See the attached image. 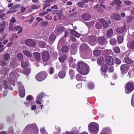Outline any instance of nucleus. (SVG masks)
Here are the masks:
<instances>
[{
  "instance_id": "62",
  "label": "nucleus",
  "mask_w": 134,
  "mask_h": 134,
  "mask_svg": "<svg viewBox=\"0 0 134 134\" xmlns=\"http://www.w3.org/2000/svg\"><path fill=\"white\" fill-rule=\"evenodd\" d=\"M13 26V24L10 23L9 24V31H11L12 29Z\"/></svg>"
},
{
  "instance_id": "63",
  "label": "nucleus",
  "mask_w": 134,
  "mask_h": 134,
  "mask_svg": "<svg viewBox=\"0 0 134 134\" xmlns=\"http://www.w3.org/2000/svg\"><path fill=\"white\" fill-rule=\"evenodd\" d=\"M16 21L15 18L14 17H13L10 20V23H14L16 22Z\"/></svg>"
},
{
  "instance_id": "64",
  "label": "nucleus",
  "mask_w": 134,
  "mask_h": 134,
  "mask_svg": "<svg viewBox=\"0 0 134 134\" xmlns=\"http://www.w3.org/2000/svg\"><path fill=\"white\" fill-rule=\"evenodd\" d=\"M20 5V4H16L14 5L12 7L11 9H15L19 7Z\"/></svg>"
},
{
  "instance_id": "44",
  "label": "nucleus",
  "mask_w": 134,
  "mask_h": 134,
  "mask_svg": "<svg viewBox=\"0 0 134 134\" xmlns=\"http://www.w3.org/2000/svg\"><path fill=\"white\" fill-rule=\"evenodd\" d=\"M111 23V22L110 21H108L107 22L105 21L102 25L103 27L105 28L108 27L109 26V25Z\"/></svg>"
},
{
  "instance_id": "43",
  "label": "nucleus",
  "mask_w": 134,
  "mask_h": 134,
  "mask_svg": "<svg viewBox=\"0 0 134 134\" xmlns=\"http://www.w3.org/2000/svg\"><path fill=\"white\" fill-rule=\"evenodd\" d=\"M4 88L5 89H9L10 90H12L13 88L10 84H3Z\"/></svg>"
},
{
  "instance_id": "25",
  "label": "nucleus",
  "mask_w": 134,
  "mask_h": 134,
  "mask_svg": "<svg viewBox=\"0 0 134 134\" xmlns=\"http://www.w3.org/2000/svg\"><path fill=\"white\" fill-rule=\"evenodd\" d=\"M28 63L27 61H22L21 63L22 67L23 68H25L28 66Z\"/></svg>"
},
{
  "instance_id": "45",
  "label": "nucleus",
  "mask_w": 134,
  "mask_h": 134,
  "mask_svg": "<svg viewBox=\"0 0 134 134\" xmlns=\"http://www.w3.org/2000/svg\"><path fill=\"white\" fill-rule=\"evenodd\" d=\"M116 31L118 33L121 34L124 31V30L123 28L121 27H119L117 28Z\"/></svg>"
},
{
  "instance_id": "6",
  "label": "nucleus",
  "mask_w": 134,
  "mask_h": 134,
  "mask_svg": "<svg viewBox=\"0 0 134 134\" xmlns=\"http://www.w3.org/2000/svg\"><path fill=\"white\" fill-rule=\"evenodd\" d=\"M130 68V65L127 64H124L120 66V70L123 74H125L127 73Z\"/></svg>"
},
{
  "instance_id": "21",
  "label": "nucleus",
  "mask_w": 134,
  "mask_h": 134,
  "mask_svg": "<svg viewBox=\"0 0 134 134\" xmlns=\"http://www.w3.org/2000/svg\"><path fill=\"white\" fill-rule=\"evenodd\" d=\"M55 34L54 33H51L49 37V41L52 43L55 41L56 38Z\"/></svg>"
},
{
  "instance_id": "27",
  "label": "nucleus",
  "mask_w": 134,
  "mask_h": 134,
  "mask_svg": "<svg viewBox=\"0 0 134 134\" xmlns=\"http://www.w3.org/2000/svg\"><path fill=\"white\" fill-rule=\"evenodd\" d=\"M66 72L65 71H62L59 72L58 76L59 78L62 79L64 78L65 76Z\"/></svg>"
},
{
  "instance_id": "53",
  "label": "nucleus",
  "mask_w": 134,
  "mask_h": 134,
  "mask_svg": "<svg viewBox=\"0 0 134 134\" xmlns=\"http://www.w3.org/2000/svg\"><path fill=\"white\" fill-rule=\"evenodd\" d=\"M62 68L63 70V71H65L67 68L66 64L65 63H63L62 64Z\"/></svg>"
},
{
  "instance_id": "31",
  "label": "nucleus",
  "mask_w": 134,
  "mask_h": 134,
  "mask_svg": "<svg viewBox=\"0 0 134 134\" xmlns=\"http://www.w3.org/2000/svg\"><path fill=\"white\" fill-rule=\"evenodd\" d=\"M69 50V47L66 45L63 46L62 48V51L63 52L66 53Z\"/></svg>"
},
{
  "instance_id": "8",
  "label": "nucleus",
  "mask_w": 134,
  "mask_h": 134,
  "mask_svg": "<svg viewBox=\"0 0 134 134\" xmlns=\"http://www.w3.org/2000/svg\"><path fill=\"white\" fill-rule=\"evenodd\" d=\"M19 90V94L21 97H24L25 94V91L24 86L23 84H19L18 86Z\"/></svg>"
},
{
  "instance_id": "38",
  "label": "nucleus",
  "mask_w": 134,
  "mask_h": 134,
  "mask_svg": "<svg viewBox=\"0 0 134 134\" xmlns=\"http://www.w3.org/2000/svg\"><path fill=\"white\" fill-rule=\"evenodd\" d=\"M38 43L39 44V46L40 48H44L45 46V43L44 41H40L38 42Z\"/></svg>"
},
{
  "instance_id": "56",
  "label": "nucleus",
  "mask_w": 134,
  "mask_h": 134,
  "mask_svg": "<svg viewBox=\"0 0 134 134\" xmlns=\"http://www.w3.org/2000/svg\"><path fill=\"white\" fill-rule=\"evenodd\" d=\"M115 59L116 64H119L121 63V60L118 58H115Z\"/></svg>"
},
{
  "instance_id": "10",
  "label": "nucleus",
  "mask_w": 134,
  "mask_h": 134,
  "mask_svg": "<svg viewBox=\"0 0 134 134\" xmlns=\"http://www.w3.org/2000/svg\"><path fill=\"white\" fill-rule=\"evenodd\" d=\"M25 43L26 45L29 46L34 47L36 45L35 42L31 39H27L25 41Z\"/></svg>"
},
{
  "instance_id": "48",
  "label": "nucleus",
  "mask_w": 134,
  "mask_h": 134,
  "mask_svg": "<svg viewBox=\"0 0 134 134\" xmlns=\"http://www.w3.org/2000/svg\"><path fill=\"white\" fill-rule=\"evenodd\" d=\"M117 41L119 44L122 43L123 41V37L121 36H119L117 38Z\"/></svg>"
},
{
  "instance_id": "47",
  "label": "nucleus",
  "mask_w": 134,
  "mask_h": 134,
  "mask_svg": "<svg viewBox=\"0 0 134 134\" xmlns=\"http://www.w3.org/2000/svg\"><path fill=\"white\" fill-rule=\"evenodd\" d=\"M17 57L19 60H22L23 59V54L21 53H19L17 55Z\"/></svg>"
},
{
  "instance_id": "7",
  "label": "nucleus",
  "mask_w": 134,
  "mask_h": 134,
  "mask_svg": "<svg viewBox=\"0 0 134 134\" xmlns=\"http://www.w3.org/2000/svg\"><path fill=\"white\" fill-rule=\"evenodd\" d=\"M42 60L43 62H47L50 58V55L49 52L47 51H43L42 52Z\"/></svg>"
},
{
  "instance_id": "5",
  "label": "nucleus",
  "mask_w": 134,
  "mask_h": 134,
  "mask_svg": "<svg viewBox=\"0 0 134 134\" xmlns=\"http://www.w3.org/2000/svg\"><path fill=\"white\" fill-rule=\"evenodd\" d=\"M80 49L82 52L85 53L86 54L92 52L91 50L86 44L85 43L80 45Z\"/></svg>"
},
{
  "instance_id": "40",
  "label": "nucleus",
  "mask_w": 134,
  "mask_h": 134,
  "mask_svg": "<svg viewBox=\"0 0 134 134\" xmlns=\"http://www.w3.org/2000/svg\"><path fill=\"white\" fill-rule=\"evenodd\" d=\"M113 3L116 5H118V7H120V5L121 4V2L120 0H114Z\"/></svg>"
},
{
  "instance_id": "35",
  "label": "nucleus",
  "mask_w": 134,
  "mask_h": 134,
  "mask_svg": "<svg viewBox=\"0 0 134 134\" xmlns=\"http://www.w3.org/2000/svg\"><path fill=\"white\" fill-rule=\"evenodd\" d=\"M113 30L112 29L109 30L107 32V36L108 38H110L112 37V35L113 34Z\"/></svg>"
},
{
  "instance_id": "4",
  "label": "nucleus",
  "mask_w": 134,
  "mask_h": 134,
  "mask_svg": "<svg viewBox=\"0 0 134 134\" xmlns=\"http://www.w3.org/2000/svg\"><path fill=\"white\" fill-rule=\"evenodd\" d=\"M47 76L48 74L46 72L44 71H42L36 75L35 78L37 81H41L46 79Z\"/></svg>"
},
{
  "instance_id": "26",
  "label": "nucleus",
  "mask_w": 134,
  "mask_h": 134,
  "mask_svg": "<svg viewBox=\"0 0 134 134\" xmlns=\"http://www.w3.org/2000/svg\"><path fill=\"white\" fill-rule=\"evenodd\" d=\"M104 62V58L102 57H100L97 59V63L99 65H101L103 64Z\"/></svg>"
},
{
  "instance_id": "15",
  "label": "nucleus",
  "mask_w": 134,
  "mask_h": 134,
  "mask_svg": "<svg viewBox=\"0 0 134 134\" xmlns=\"http://www.w3.org/2000/svg\"><path fill=\"white\" fill-rule=\"evenodd\" d=\"M75 61L76 60L75 59H73L72 58H70L69 60V66L71 68H74L76 65V64L75 62Z\"/></svg>"
},
{
  "instance_id": "24",
  "label": "nucleus",
  "mask_w": 134,
  "mask_h": 134,
  "mask_svg": "<svg viewBox=\"0 0 134 134\" xmlns=\"http://www.w3.org/2000/svg\"><path fill=\"white\" fill-rule=\"evenodd\" d=\"M124 60V62L127 64H131L133 63L134 62L133 60L131 59L128 57H125Z\"/></svg>"
},
{
  "instance_id": "9",
  "label": "nucleus",
  "mask_w": 134,
  "mask_h": 134,
  "mask_svg": "<svg viewBox=\"0 0 134 134\" xmlns=\"http://www.w3.org/2000/svg\"><path fill=\"white\" fill-rule=\"evenodd\" d=\"M125 92L129 94L132 92L134 89V86L133 84H126L125 86Z\"/></svg>"
},
{
  "instance_id": "19",
  "label": "nucleus",
  "mask_w": 134,
  "mask_h": 134,
  "mask_svg": "<svg viewBox=\"0 0 134 134\" xmlns=\"http://www.w3.org/2000/svg\"><path fill=\"white\" fill-rule=\"evenodd\" d=\"M70 33L72 35L77 38H79L80 36V34L74 30H71Z\"/></svg>"
},
{
  "instance_id": "3",
  "label": "nucleus",
  "mask_w": 134,
  "mask_h": 134,
  "mask_svg": "<svg viewBox=\"0 0 134 134\" xmlns=\"http://www.w3.org/2000/svg\"><path fill=\"white\" fill-rule=\"evenodd\" d=\"M88 127L91 132L93 134L97 133L99 130V125L97 123L92 122L88 125Z\"/></svg>"
},
{
  "instance_id": "2",
  "label": "nucleus",
  "mask_w": 134,
  "mask_h": 134,
  "mask_svg": "<svg viewBox=\"0 0 134 134\" xmlns=\"http://www.w3.org/2000/svg\"><path fill=\"white\" fill-rule=\"evenodd\" d=\"M38 131V129L36 125L35 124H28L26 126L23 132L24 133L29 132L31 134H37Z\"/></svg>"
},
{
  "instance_id": "49",
  "label": "nucleus",
  "mask_w": 134,
  "mask_h": 134,
  "mask_svg": "<svg viewBox=\"0 0 134 134\" xmlns=\"http://www.w3.org/2000/svg\"><path fill=\"white\" fill-rule=\"evenodd\" d=\"M95 27L97 29H99L101 28L102 27V25L100 23L97 22L96 23L95 25Z\"/></svg>"
},
{
  "instance_id": "23",
  "label": "nucleus",
  "mask_w": 134,
  "mask_h": 134,
  "mask_svg": "<svg viewBox=\"0 0 134 134\" xmlns=\"http://www.w3.org/2000/svg\"><path fill=\"white\" fill-rule=\"evenodd\" d=\"M100 67L101 70L103 72L106 73L107 71L108 67L105 64H104L102 65Z\"/></svg>"
},
{
  "instance_id": "28",
  "label": "nucleus",
  "mask_w": 134,
  "mask_h": 134,
  "mask_svg": "<svg viewBox=\"0 0 134 134\" xmlns=\"http://www.w3.org/2000/svg\"><path fill=\"white\" fill-rule=\"evenodd\" d=\"M50 5L51 3L50 2L47 0H45V3L44 4L43 7V10H44L46 8L50 6Z\"/></svg>"
},
{
  "instance_id": "30",
  "label": "nucleus",
  "mask_w": 134,
  "mask_h": 134,
  "mask_svg": "<svg viewBox=\"0 0 134 134\" xmlns=\"http://www.w3.org/2000/svg\"><path fill=\"white\" fill-rule=\"evenodd\" d=\"M23 52L26 56L28 57H31L32 55L31 53L29 51L24 50L23 51Z\"/></svg>"
},
{
  "instance_id": "52",
  "label": "nucleus",
  "mask_w": 134,
  "mask_h": 134,
  "mask_svg": "<svg viewBox=\"0 0 134 134\" xmlns=\"http://www.w3.org/2000/svg\"><path fill=\"white\" fill-rule=\"evenodd\" d=\"M77 5L80 7H83L84 5H85L84 2H83V1L82 2H79L77 3Z\"/></svg>"
},
{
  "instance_id": "13",
  "label": "nucleus",
  "mask_w": 134,
  "mask_h": 134,
  "mask_svg": "<svg viewBox=\"0 0 134 134\" xmlns=\"http://www.w3.org/2000/svg\"><path fill=\"white\" fill-rule=\"evenodd\" d=\"M106 63L109 65H111L113 64V58L111 56H109L105 59Z\"/></svg>"
},
{
  "instance_id": "16",
  "label": "nucleus",
  "mask_w": 134,
  "mask_h": 134,
  "mask_svg": "<svg viewBox=\"0 0 134 134\" xmlns=\"http://www.w3.org/2000/svg\"><path fill=\"white\" fill-rule=\"evenodd\" d=\"M111 18L112 19L118 21H119L121 20V16L118 14L115 13L112 14Z\"/></svg>"
},
{
  "instance_id": "20",
  "label": "nucleus",
  "mask_w": 134,
  "mask_h": 134,
  "mask_svg": "<svg viewBox=\"0 0 134 134\" xmlns=\"http://www.w3.org/2000/svg\"><path fill=\"white\" fill-rule=\"evenodd\" d=\"M101 5H99L98 4H97L94 6V8L95 9H97L98 12L102 13L103 12V10L102 9V8L100 7Z\"/></svg>"
},
{
  "instance_id": "34",
  "label": "nucleus",
  "mask_w": 134,
  "mask_h": 134,
  "mask_svg": "<svg viewBox=\"0 0 134 134\" xmlns=\"http://www.w3.org/2000/svg\"><path fill=\"white\" fill-rule=\"evenodd\" d=\"M66 55H64L59 58V60L60 62L63 63L66 60Z\"/></svg>"
},
{
  "instance_id": "46",
  "label": "nucleus",
  "mask_w": 134,
  "mask_h": 134,
  "mask_svg": "<svg viewBox=\"0 0 134 134\" xmlns=\"http://www.w3.org/2000/svg\"><path fill=\"white\" fill-rule=\"evenodd\" d=\"M6 23L4 21H3L0 23V27H1L6 29Z\"/></svg>"
},
{
  "instance_id": "36",
  "label": "nucleus",
  "mask_w": 134,
  "mask_h": 134,
  "mask_svg": "<svg viewBox=\"0 0 134 134\" xmlns=\"http://www.w3.org/2000/svg\"><path fill=\"white\" fill-rule=\"evenodd\" d=\"M75 74V72L74 70L72 69H70L69 71V75L71 79H72L74 78Z\"/></svg>"
},
{
  "instance_id": "39",
  "label": "nucleus",
  "mask_w": 134,
  "mask_h": 134,
  "mask_svg": "<svg viewBox=\"0 0 134 134\" xmlns=\"http://www.w3.org/2000/svg\"><path fill=\"white\" fill-rule=\"evenodd\" d=\"M10 58V55L8 53H5L4 55V59L5 61H7Z\"/></svg>"
},
{
  "instance_id": "12",
  "label": "nucleus",
  "mask_w": 134,
  "mask_h": 134,
  "mask_svg": "<svg viewBox=\"0 0 134 134\" xmlns=\"http://www.w3.org/2000/svg\"><path fill=\"white\" fill-rule=\"evenodd\" d=\"M77 52V46L75 44L73 43L71 45V53L72 55L75 54Z\"/></svg>"
},
{
  "instance_id": "54",
  "label": "nucleus",
  "mask_w": 134,
  "mask_h": 134,
  "mask_svg": "<svg viewBox=\"0 0 134 134\" xmlns=\"http://www.w3.org/2000/svg\"><path fill=\"white\" fill-rule=\"evenodd\" d=\"M44 127L43 128H41L40 131L42 134H47V133L46 131L44 130Z\"/></svg>"
},
{
  "instance_id": "14",
  "label": "nucleus",
  "mask_w": 134,
  "mask_h": 134,
  "mask_svg": "<svg viewBox=\"0 0 134 134\" xmlns=\"http://www.w3.org/2000/svg\"><path fill=\"white\" fill-rule=\"evenodd\" d=\"M98 43L100 44H105L107 42L106 40L103 37H100L98 39Z\"/></svg>"
},
{
  "instance_id": "33",
  "label": "nucleus",
  "mask_w": 134,
  "mask_h": 134,
  "mask_svg": "<svg viewBox=\"0 0 134 134\" xmlns=\"http://www.w3.org/2000/svg\"><path fill=\"white\" fill-rule=\"evenodd\" d=\"M101 53V51L100 50H95L93 51V54L95 56L99 55Z\"/></svg>"
},
{
  "instance_id": "29",
  "label": "nucleus",
  "mask_w": 134,
  "mask_h": 134,
  "mask_svg": "<svg viewBox=\"0 0 134 134\" xmlns=\"http://www.w3.org/2000/svg\"><path fill=\"white\" fill-rule=\"evenodd\" d=\"M129 48L131 49H134V40H132L128 44Z\"/></svg>"
},
{
  "instance_id": "17",
  "label": "nucleus",
  "mask_w": 134,
  "mask_h": 134,
  "mask_svg": "<svg viewBox=\"0 0 134 134\" xmlns=\"http://www.w3.org/2000/svg\"><path fill=\"white\" fill-rule=\"evenodd\" d=\"M20 29V30L17 32V34H19L21 33L23 31V28L20 26L14 27L11 31L14 32L18 31Z\"/></svg>"
},
{
  "instance_id": "59",
  "label": "nucleus",
  "mask_w": 134,
  "mask_h": 134,
  "mask_svg": "<svg viewBox=\"0 0 134 134\" xmlns=\"http://www.w3.org/2000/svg\"><path fill=\"white\" fill-rule=\"evenodd\" d=\"M87 87L89 89H92L94 88V86L93 84H88Z\"/></svg>"
},
{
  "instance_id": "51",
  "label": "nucleus",
  "mask_w": 134,
  "mask_h": 134,
  "mask_svg": "<svg viewBox=\"0 0 134 134\" xmlns=\"http://www.w3.org/2000/svg\"><path fill=\"white\" fill-rule=\"evenodd\" d=\"M75 134H79V132L76 127H74L72 129V131H71Z\"/></svg>"
},
{
  "instance_id": "61",
  "label": "nucleus",
  "mask_w": 134,
  "mask_h": 134,
  "mask_svg": "<svg viewBox=\"0 0 134 134\" xmlns=\"http://www.w3.org/2000/svg\"><path fill=\"white\" fill-rule=\"evenodd\" d=\"M131 103L132 105L134 107V94L133 95L132 97Z\"/></svg>"
},
{
  "instance_id": "32",
  "label": "nucleus",
  "mask_w": 134,
  "mask_h": 134,
  "mask_svg": "<svg viewBox=\"0 0 134 134\" xmlns=\"http://www.w3.org/2000/svg\"><path fill=\"white\" fill-rule=\"evenodd\" d=\"M113 49L114 52L116 54H118L120 53V50L118 47H114L113 48Z\"/></svg>"
},
{
  "instance_id": "1",
  "label": "nucleus",
  "mask_w": 134,
  "mask_h": 134,
  "mask_svg": "<svg viewBox=\"0 0 134 134\" xmlns=\"http://www.w3.org/2000/svg\"><path fill=\"white\" fill-rule=\"evenodd\" d=\"M77 69L80 73L83 75L87 74L89 71V67L85 63L82 62H79L77 65Z\"/></svg>"
},
{
  "instance_id": "60",
  "label": "nucleus",
  "mask_w": 134,
  "mask_h": 134,
  "mask_svg": "<svg viewBox=\"0 0 134 134\" xmlns=\"http://www.w3.org/2000/svg\"><path fill=\"white\" fill-rule=\"evenodd\" d=\"M109 131V129L107 128H104L102 131V132L104 133V132H107Z\"/></svg>"
},
{
  "instance_id": "22",
  "label": "nucleus",
  "mask_w": 134,
  "mask_h": 134,
  "mask_svg": "<svg viewBox=\"0 0 134 134\" xmlns=\"http://www.w3.org/2000/svg\"><path fill=\"white\" fill-rule=\"evenodd\" d=\"M91 18V15L88 13H84L82 15V18L85 20H87Z\"/></svg>"
},
{
  "instance_id": "58",
  "label": "nucleus",
  "mask_w": 134,
  "mask_h": 134,
  "mask_svg": "<svg viewBox=\"0 0 134 134\" xmlns=\"http://www.w3.org/2000/svg\"><path fill=\"white\" fill-rule=\"evenodd\" d=\"M41 25L43 27H44L48 24V22L47 21H43L40 23Z\"/></svg>"
},
{
  "instance_id": "18",
  "label": "nucleus",
  "mask_w": 134,
  "mask_h": 134,
  "mask_svg": "<svg viewBox=\"0 0 134 134\" xmlns=\"http://www.w3.org/2000/svg\"><path fill=\"white\" fill-rule=\"evenodd\" d=\"M33 55L34 58L38 62H39L41 60V55L40 53L35 52L34 53Z\"/></svg>"
},
{
  "instance_id": "42",
  "label": "nucleus",
  "mask_w": 134,
  "mask_h": 134,
  "mask_svg": "<svg viewBox=\"0 0 134 134\" xmlns=\"http://www.w3.org/2000/svg\"><path fill=\"white\" fill-rule=\"evenodd\" d=\"M76 80L78 81H82L83 80V77L79 74H77L76 76Z\"/></svg>"
},
{
  "instance_id": "55",
  "label": "nucleus",
  "mask_w": 134,
  "mask_h": 134,
  "mask_svg": "<svg viewBox=\"0 0 134 134\" xmlns=\"http://www.w3.org/2000/svg\"><path fill=\"white\" fill-rule=\"evenodd\" d=\"M44 127L43 128H41L40 131L42 134H47V133L46 131L44 130Z\"/></svg>"
},
{
  "instance_id": "57",
  "label": "nucleus",
  "mask_w": 134,
  "mask_h": 134,
  "mask_svg": "<svg viewBox=\"0 0 134 134\" xmlns=\"http://www.w3.org/2000/svg\"><path fill=\"white\" fill-rule=\"evenodd\" d=\"M0 63V65L3 66H4L7 64V63L4 60L1 61Z\"/></svg>"
},
{
  "instance_id": "11",
  "label": "nucleus",
  "mask_w": 134,
  "mask_h": 134,
  "mask_svg": "<svg viewBox=\"0 0 134 134\" xmlns=\"http://www.w3.org/2000/svg\"><path fill=\"white\" fill-rule=\"evenodd\" d=\"M44 96L43 92H42L38 94L36 98V102L37 104H41L42 103L41 101L43 97Z\"/></svg>"
},
{
  "instance_id": "41",
  "label": "nucleus",
  "mask_w": 134,
  "mask_h": 134,
  "mask_svg": "<svg viewBox=\"0 0 134 134\" xmlns=\"http://www.w3.org/2000/svg\"><path fill=\"white\" fill-rule=\"evenodd\" d=\"M96 40V37L95 36H90L89 37V40L91 42H95Z\"/></svg>"
},
{
  "instance_id": "50",
  "label": "nucleus",
  "mask_w": 134,
  "mask_h": 134,
  "mask_svg": "<svg viewBox=\"0 0 134 134\" xmlns=\"http://www.w3.org/2000/svg\"><path fill=\"white\" fill-rule=\"evenodd\" d=\"M133 19V16H132L130 15L128 16L127 18V23L130 22Z\"/></svg>"
},
{
  "instance_id": "37",
  "label": "nucleus",
  "mask_w": 134,
  "mask_h": 134,
  "mask_svg": "<svg viewBox=\"0 0 134 134\" xmlns=\"http://www.w3.org/2000/svg\"><path fill=\"white\" fill-rule=\"evenodd\" d=\"M110 43L112 46H115L117 43L116 39L114 38L111 39L110 40Z\"/></svg>"
}]
</instances>
